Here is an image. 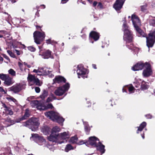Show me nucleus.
<instances>
[{
	"label": "nucleus",
	"mask_w": 155,
	"mask_h": 155,
	"mask_svg": "<svg viewBox=\"0 0 155 155\" xmlns=\"http://www.w3.org/2000/svg\"><path fill=\"white\" fill-rule=\"evenodd\" d=\"M7 52L11 57L13 58H15V55L10 51L7 50Z\"/></svg>",
	"instance_id": "43"
},
{
	"label": "nucleus",
	"mask_w": 155,
	"mask_h": 155,
	"mask_svg": "<svg viewBox=\"0 0 155 155\" xmlns=\"http://www.w3.org/2000/svg\"><path fill=\"white\" fill-rule=\"evenodd\" d=\"M29 84L30 85L35 84L36 85L41 86L42 83L40 82L39 80L34 75L29 74L27 78Z\"/></svg>",
	"instance_id": "8"
},
{
	"label": "nucleus",
	"mask_w": 155,
	"mask_h": 155,
	"mask_svg": "<svg viewBox=\"0 0 155 155\" xmlns=\"http://www.w3.org/2000/svg\"><path fill=\"white\" fill-rule=\"evenodd\" d=\"M46 42L48 44H51V40L50 39H49L46 40Z\"/></svg>",
	"instance_id": "56"
},
{
	"label": "nucleus",
	"mask_w": 155,
	"mask_h": 155,
	"mask_svg": "<svg viewBox=\"0 0 155 155\" xmlns=\"http://www.w3.org/2000/svg\"><path fill=\"white\" fill-rule=\"evenodd\" d=\"M33 35L35 42L37 44H39L43 41L45 36L44 32H41L38 31H35Z\"/></svg>",
	"instance_id": "5"
},
{
	"label": "nucleus",
	"mask_w": 155,
	"mask_h": 155,
	"mask_svg": "<svg viewBox=\"0 0 155 155\" xmlns=\"http://www.w3.org/2000/svg\"><path fill=\"white\" fill-rule=\"evenodd\" d=\"M5 31H4L0 30V34H1L2 35L3 34H5Z\"/></svg>",
	"instance_id": "57"
},
{
	"label": "nucleus",
	"mask_w": 155,
	"mask_h": 155,
	"mask_svg": "<svg viewBox=\"0 0 155 155\" xmlns=\"http://www.w3.org/2000/svg\"><path fill=\"white\" fill-rule=\"evenodd\" d=\"M53 81L54 83L60 84L65 82L66 80L64 77L58 75L56 76Z\"/></svg>",
	"instance_id": "16"
},
{
	"label": "nucleus",
	"mask_w": 155,
	"mask_h": 155,
	"mask_svg": "<svg viewBox=\"0 0 155 155\" xmlns=\"http://www.w3.org/2000/svg\"><path fill=\"white\" fill-rule=\"evenodd\" d=\"M97 2H96V1H95L94 2H93V5L94 6H96L97 5Z\"/></svg>",
	"instance_id": "58"
},
{
	"label": "nucleus",
	"mask_w": 155,
	"mask_h": 155,
	"mask_svg": "<svg viewBox=\"0 0 155 155\" xmlns=\"http://www.w3.org/2000/svg\"><path fill=\"white\" fill-rule=\"evenodd\" d=\"M153 74V71L150 64L148 62H145L144 69L142 73V75L144 77H148L151 75Z\"/></svg>",
	"instance_id": "10"
},
{
	"label": "nucleus",
	"mask_w": 155,
	"mask_h": 155,
	"mask_svg": "<svg viewBox=\"0 0 155 155\" xmlns=\"http://www.w3.org/2000/svg\"><path fill=\"white\" fill-rule=\"evenodd\" d=\"M31 105L32 107H36L39 110V109L38 108V107L40 106V107H42V103H39L37 100H34L31 102Z\"/></svg>",
	"instance_id": "18"
},
{
	"label": "nucleus",
	"mask_w": 155,
	"mask_h": 155,
	"mask_svg": "<svg viewBox=\"0 0 155 155\" xmlns=\"http://www.w3.org/2000/svg\"><path fill=\"white\" fill-rule=\"evenodd\" d=\"M32 136L30 137L31 140H33L36 142L39 145H42L46 143L45 140L42 137L38 136L37 134H32Z\"/></svg>",
	"instance_id": "12"
},
{
	"label": "nucleus",
	"mask_w": 155,
	"mask_h": 155,
	"mask_svg": "<svg viewBox=\"0 0 155 155\" xmlns=\"http://www.w3.org/2000/svg\"><path fill=\"white\" fill-rule=\"evenodd\" d=\"M12 97L11 96H9L8 97H6V98L9 101H11V100H12Z\"/></svg>",
	"instance_id": "53"
},
{
	"label": "nucleus",
	"mask_w": 155,
	"mask_h": 155,
	"mask_svg": "<svg viewBox=\"0 0 155 155\" xmlns=\"http://www.w3.org/2000/svg\"><path fill=\"white\" fill-rule=\"evenodd\" d=\"M123 30L124 32L123 39L127 43L132 41L133 35L132 33L128 29V27L127 25L126 22L124 21L123 24Z\"/></svg>",
	"instance_id": "1"
},
{
	"label": "nucleus",
	"mask_w": 155,
	"mask_h": 155,
	"mask_svg": "<svg viewBox=\"0 0 155 155\" xmlns=\"http://www.w3.org/2000/svg\"><path fill=\"white\" fill-rule=\"evenodd\" d=\"M42 56L44 58L48 59L50 58H53V57L51 55V51L49 50H46L45 51L43 54Z\"/></svg>",
	"instance_id": "20"
},
{
	"label": "nucleus",
	"mask_w": 155,
	"mask_h": 155,
	"mask_svg": "<svg viewBox=\"0 0 155 155\" xmlns=\"http://www.w3.org/2000/svg\"><path fill=\"white\" fill-rule=\"evenodd\" d=\"M54 99H55L54 97L53 94H52L50 97H48L47 100V102H49L52 101Z\"/></svg>",
	"instance_id": "39"
},
{
	"label": "nucleus",
	"mask_w": 155,
	"mask_h": 155,
	"mask_svg": "<svg viewBox=\"0 0 155 155\" xmlns=\"http://www.w3.org/2000/svg\"><path fill=\"white\" fill-rule=\"evenodd\" d=\"M9 114H10V115H12L13 114V112L10 110H9Z\"/></svg>",
	"instance_id": "61"
},
{
	"label": "nucleus",
	"mask_w": 155,
	"mask_h": 155,
	"mask_svg": "<svg viewBox=\"0 0 155 155\" xmlns=\"http://www.w3.org/2000/svg\"><path fill=\"white\" fill-rule=\"evenodd\" d=\"M146 116L148 119H150L152 118V116L150 114L146 115Z\"/></svg>",
	"instance_id": "55"
},
{
	"label": "nucleus",
	"mask_w": 155,
	"mask_h": 155,
	"mask_svg": "<svg viewBox=\"0 0 155 155\" xmlns=\"http://www.w3.org/2000/svg\"><path fill=\"white\" fill-rule=\"evenodd\" d=\"M8 76L4 74H0V78L3 81H4Z\"/></svg>",
	"instance_id": "42"
},
{
	"label": "nucleus",
	"mask_w": 155,
	"mask_h": 155,
	"mask_svg": "<svg viewBox=\"0 0 155 155\" xmlns=\"http://www.w3.org/2000/svg\"><path fill=\"white\" fill-rule=\"evenodd\" d=\"M128 88L130 93H132L134 92V88L132 85L127 86Z\"/></svg>",
	"instance_id": "36"
},
{
	"label": "nucleus",
	"mask_w": 155,
	"mask_h": 155,
	"mask_svg": "<svg viewBox=\"0 0 155 155\" xmlns=\"http://www.w3.org/2000/svg\"><path fill=\"white\" fill-rule=\"evenodd\" d=\"M28 111L29 110L28 109H26V110L25 113V114L24 117H23V118H22V120L25 119L26 117H27L29 116V114L28 112Z\"/></svg>",
	"instance_id": "38"
},
{
	"label": "nucleus",
	"mask_w": 155,
	"mask_h": 155,
	"mask_svg": "<svg viewBox=\"0 0 155 155\" xmlns=\"http://www.w3.org/2000/svg\"><path fill=\"white\" fill-rule=\"evenodd\" d=\"M58 137H57V141H54V142H57L59 143H62L64 142V141H63L61 142H60L58 141L59 140L61 139H63L64 140L66 141V139H68L70 136L69 132H64L62 133L59 134L58 135Z\"/></svg>",
	"instance_id": "13"
},
{
	"label": "nucleus",
	"mask_w": 155,
	"mask_h": 155,
	"mask_svg": "<svg viewBox=\"0 0 155 155\" xmlns=\"http://www.w3.org/2000/svg\"><path fill=\"white\" fill-rule=\"evenodd\" d=\"M131 20L134 27L140 34V36L146 37V34L139 28V26L141 25V23L138 17L135 15H132L131 16Z\"/></svg>",
	"instance_id": "2"
},
{
	"label": "nucleus",
	"mask_w": 155,
	"mask_h": 155,
	"mask_svg": "<svg viewBox=\"0 0 155 155\" xmlns=\"http://www.w3.org/2000/svg\"><path fill=\"white\" fill-rule=\"evenodd\" d=\"M43 68H39L38 69H34L33 72L37 74L38 75H43Z\"/></svg>",
	"instance_id": "27"
},
{
	"label": "nucleus",
	"mask_w": 155,
	"mask_h": 155,
	"mask_svg": "<svg viewBox=\"0 0 155 155\" xmlns=\"http://www.w3.org/2000/svg\"><path fill=\"white\" fill-rule=\"evenodd\" d=\"M149 87V83L144 81H142L141 85V88L142 90H146Z\"/></svg>",
	"instance_id": "25"
},
{
	"label": "nucleus",
	"mask_w": 155,
	"mask_h": 155,
	"mask_svg": "<svg viewBox=\"0 0 155 155\" xmlns=\"http://www.w3.org/2000/svg\"><path fill=\"white\" fill-rule=\"evenodd\" d=\"M48 95L47 91L44 90L43 94L40 96V97L42 99H43L47 96Z\"/></svg>",
	"instance_id": "37"
},
{
	"label": "nucleus",
	"mask_w": 155,
	"mask_h": 155,
	"mask_svg": "<svg viewBox=\"0 0 155 155\" xmlns=\"http://www.w3.org/2000/svg\"><path fill=\"white\" fill-rule=\"evenodd\" d=\"M69 0H61V3L64 4L66 3Z\"/></svg>",
	"instance_id": "54"
},
{
	"label": "nucleus",
	"mask_w": 155,
	"mask_h": 155,
	"mask_svg": "<svg viewBox=\"0 0 155 155\" xmlns=\"http://www.w3.org/2000/svg\"><path fill=\"white\" fill-rule=\"evenodd\" d=\"M43 75H48L50 77H52L53 76L51 73L52 72V71L51 70V69L48 68H43Z\"/></svg>",
	"instance_id": "22"
},
{
	"label": "nucleus",
	"mask_w": 155,
	"mask_h": 155,
	"mask_svg": "<svg viewBox=\"0 0 155 155\" xmlns=\"http://www.w3.org/2000/svg\"><path fill=\"white\" fill-rule=\"evenodd\" d=\"M0 92L4 94H6L7 93V91L5 90L2 87H0Z\"/></svg>",
	"instance_id": "45"
},
{
	"label": "nucleus",
	"mask_w": 155,
	"mask_h": 155,
	"mask_svg": "<svg viewBox=\"0 0 155 155\" xmlns=\"http://www.w3.org/2000/svg\"><path fill=\"white\" fill-rule=\"evenodd\" d=\"M18 64L19 66L20 67H21V66L22 65V64L20 62H18Z\"/></svg>",
	"instance_id": "60"
},
{
	"label": "nucleus",
	"mask_w": 155,
	"mask_h": 155,
	"mask_svg": "<svg viewBox=\"0 0 155 155\" xmlns=\"http://www.w3.org/2000/svg\"><path fill=\"white\" fill-rule=\"evenodd\" d=\"M90 37L92 38L95 41L98 40L99 37V34L98 33L95 31H91L90 34Z\"/></svg>",
	"instance_id": "21"
},
{
	"label": "nucleus",
	"mask_w": 155,
	"mask_h": 155,
	"mask_svg": "<svg viewBox=\"0 0 155 155\" xmlns=\"http://www.w3.org/2000/svg\"><path fill=\"white\" fill-rule=\"evenodd\" d=\"M28 49L29 50L31 51H35V48L32 46L28 47Z\"/></svg>",
	"instance_id": "47"
},
{
	"label": "nucleus",
	"mask_w": 155,
	"mask_h": 155,
	"mask_svg": "<svg viewBox=\"0 0 155 155\" xmlns=\"http://www.w3.org/2000/svg\"><path fill=\"white\" fill-rule=\"evenodd\" d=\"M35 91L36 92L39 93L40 92V88L39 87H36L35 88Z\"/></svg>",
	"instance_id": "50"
},
{
	"label": "nucleus",
	"mask_w": 155,
	"mask_h": 155,
	"mask_svg": "<svg viewBox=\"0 0 155 155\" xmlns=\"http://www.w3.org/2000/svg\"><path fill=\"white\" fill-rule=\"evenodd\" d=\"M10 90L15 93H17L20 91V88H18L17 84L14 85L9 88Z\"/></svg>",
	"instance_id": "26"
},
{
	"label": "nucleus",
	"mask_w": 155,
	"mask_h": 155,
	"mask_svg": "<svg viewBox=\"0 0 155 155\" xmlns=\"http://www.w3.org/2000/svg\"><path fill=\"white\" fill-rule=\"evenodd\" d=\"M78 138L76 136H74L71 137L69 140V142L72 143H76L77 141Z\"/></svg>",
	"instance_id": "33"
},
{
	"label": "nucleus",
	"mask_w": 155,
	"mask_h": 155,
	"mask_svg": "<svg viewBox=\"0 0 155 155\" xmlns=\"http://www.w3.org/2000/svg\"><path fill=\"white\" fill-rule=\"evenodd\" d=\"M46 117L54 121H57L59 124L62 123L64 119L60 117L57 113L51 111L45 113Z\"/></svg>",
	"instance_id": "3"
},
{
	"label": "nucleus",
	"mask_w": 155,
	"mask_h": 155,
	"mask_svg": "<svg viewBox=\"0 0 155 155\" xmlns=\"http://www.w3.org/2000/svg\"><path fill=\"white\" fill-rule=\"evenodd\" d=\"M99 141V140L95 137H91L89 138V140L87 141L88 144H90L91 146H95L96 145L97 141Z\"/></svg>",
	"instance_id": "17"
},
{
	"label": "nucleus",
	"mask_w": 155,
	"mask_h": 155,
	"mask_svg": "<svg viewBox=\"0 0 155 155\" xmlns=\"http://www.w3.org/2000/svg\"><path fill=\"white\" fill-rule=\"evenodd\" d=\"M2 55L5 58L8 60L9 62H10V60L8 57L7 55L5 54H2Z\"/></svg>",
	"instance_id": "46"
},
{
	"label": "nucleus",
	"mask_w": 155,
	"mask_h": 155,
	"mask_svg": "<svg viewBox=\"0 0 155 155\" xmlns=\"http://www.w3.org/2000/svg\"><path fill=\"white\" fill-rule=\"evenodd\" d=\"M140 81L139 79H137L136 78H135V81L134 82V84L135 86L136 87H138L140 86V84L139 81Z\"/></svg>",
	"instance_id": "31"
},
{
	"label": "nucleus",
	"mask_w": 155,
	"mask_h": 155,
	"mask_svg": "<svg viewBox=\"0 0 155 155\" xmlns=\"http://www.w3.org/2000/svg\"><path fill=\"white\" fill-rule=\"evenodd\" d=\"M15 51L18 55H19L21 54V52L20 51H19L16 49L15 50Z\"/></svg>",
	"instance_id": "51"
},
{
	"label": "nucleus",
	"mask_w": 155,
	"mask_h": 155,
	"mask_svg": "<svg viewBox=\"0 0 155 155\" xmlns=\"http://www.w3.org/2000/svg\"><path fill=\"white\" fill-rule=\"evenodd\" d=\"M87 143V141L86 142L85 140L83 141L81 140L79 142H78V145H81L84 143H85L86 145H87L88 144Z\"/></svg>",
	"instance_id": "44"
},
{
	"label": "nucleus",
	"mask_w": 155,
	"mask_h": 155,
	"mask_svg": "<svg viewBox=\"0 0 155 155\" xmlns=\"http://www.w3.org/2000/svg\"><path fill=\"white\" fill-rule=\"evenodd\" d=\"M48 147L51 151H54L55 149L54 147L52 146L48 145Z\"/></svg>",
	"instance_id": "48"
},
{
	"label": "nucleus",
	"mask_w": 155,
	"mask_h": 155,
	"mask_svg": "<svg viewBox=\"0 0 155 155\" xmlns=\"http://www.w3.org/2000/svg\"><path fill=\"white\" fill-rule=\"evenodd\" d=\"M14 83L12 78L8 76L4 81V83L5 85L9 86L12 84Z\"/></svg>",
	"instance_id": "23"
},
{
	"label": "nucleus",
	"mask_w": 155,
	"mask_h": 155,
	"mask_svg": "<svg viewBox=\"0 0 155 155\" xmlns=\"http://www.w3.org/2000/svg\"><path fill=\"white\" fill-rule=\"evenodd\" d=\"M3 60V58L2 57L0 56V62H2Z\"/></svg>",
	"instance_id": "59"
},
{
	"label": "nucleus",
	"mask_w": 155,
	"mask_h": 155,
	"mask_svg": "<svg viewBox=\"0 0 155 155\" xmlns=\"http://www.w3.org/2000/svg\"><path fill=\"white\" fill-rule=\"evenodd\" d=\"M77 74L79 78L81 77L84 78L87 77V71L84 68L83 66L81 64H79L77 67Z\"/></svg>",
	"instance_id": "7"
},
{
	"label": "nucleus",
	"mask_w": 155,
	"mask_h": 155,
	"mask_svg": "<svg viewBox=\"0 0 155 155\" xmlns=\"http://www.w3.org/2000/svg\"><path fill=\"white\" fill-rule=\"evenodd\" d=\"M38 108L40 110H45L47 109L51 108L52 109L53 108V106L51 104H49L46 106L44 105L43 103H42V107H40V106L38 107Z\"/></svg>",
	"instance_id": "24"
},
{
	"label": "nucleus",
	"mask_w": 155,
	"mask_h": 155,
	"mask_svg": "<svg viewBox=\"0 0 155 155\" xmlns=\"http://www.w3.org/2000/svg\"><path fill=\"white\" fill-rule=\"evenodd\" d=\"M148 21H149L150 25L153 26L155 25V18L152 17L151 16L150 17Z\"/></svg>",
	"instance_id": "30"
},
{
	"label": "nucleus",
	"mask_w": 155,
	"mask_h": 155,
	"mask_svg": "<svg viewBox=\"0 0 155 155\" xmlns=\"http://www.w3.org/2000/svg\"><path fill=\"white\" fill-rule=\"evenodd\" d=\"M91 4L92 3V1L91 0H87Z\"/></svg>",
	"instance_id": "64"
},
{
	"label": "nucleus",
	"mask_w": 155,
	"mask_h": 155,
	"mask_svg": "<svg viewBox=\"0 0 155 155\" xmlns=\"http://www.w3.org/2000/svg\"><path fill=\"white\" fill-rule=\"evenodd\" d=\"M125 0H117L113 5L114 8L117 11L120 10L122 7V6Z\"/></svg>",
	"instance_id": "14"
},
{
	"label": "nucleus",
	"mask_w": 155,
	"mask_h": 155,
	"mask_svg": "<svg viewBox=\"0 0 155 155\" xmlns=\"http://www.w3.org/2000/svg\"><path fill=\"white\" fill-rule=\"evenodd\" d=\"M94 147H96L97 148V149L99 150L102 154L105 152V150L104 149L105 146L101 142H99L97 144H96Z\"/></svg>",
	"instance_id": "19"
},
{
	"label": "nucleus",
	"mask_w": 155,
	"mask_h": 155,
	"mask_svg": "<svg viewBox=\"0 0 155 155\" xmlns=\"http://www.w3.org/2000/svg\"><path fill=\"white\" fill-rule=\"evenodd\" d=\"M17 84L18 86V88H20V91L22 89L25 88L26 85L25 82H22Z\"/></svg>",
	"instance_id": "32"
},
{
	"label": "nucleus",
	"mask_w": 155,
	"mask_h": 155,
	"mask_svg": "<svg viewBox=\"0 0 155 155\" xmlns=\"http://www.w3.org/2000/svg\"><path fill=\"white\" fill-rule=\"evenodd\" d=\"M146 123L145 122H143L141 124L140 126L138 127V129L137 131V133H139V131H141L146 126Z\"/></svg>",
	"instance_id": "29"
},
{
	"label": "nucleus",
	"mask_w": 155,
	"mask_h": 155,
	"mask_svg": "<svg viewBox=\"0 0 155 155\" xmlns=\"http://www.w3.org/2000/svg\"><path fill=\"white\" fill-rule=\"evenodd\" d=\"M73 149V147L70 144H68L66 145L65 148V151L66 152H68L69 150Z\"/></svg>",
	"instance_id": "35"
},
{
	"label": "nucleus",
	"mask_w": 155,
	"mask_h": 155,
	"mask_svg": "<svg viewBox=\"0 0 155 155\" xmlns=\"http://www.w3.org/2000/svg\"><path fill=\"white\" fill-rule=\"evenodd\" d=\"M6 123L8 124V126H10L15 123V121L11 120L10 118H8L6 121Z\"/></svg>",
	"instance_id": "34"
},
{
	"label": "nucleus",
	"mask_w": 155,
	"mask_h": 155,
	"mask_svg": "<svg viewBox=\"0 0 155 155\" xmlns=\"http://www.w3.org/2000/svg\"><path fill=\"white\" fill-rule=\"evenodd\" d=\"M92 66L93 67V68H94V69H96V65H95L94 64H93L92 65Z\"/></svg>",
	"instance_id": "63"
},
{
	"label": "nucleus",
	"mask_w": 155,
	"mask_h": 155,
	"mask_svg": "<svg viewBox=\"0 0 155 155\" xmlns=\"http://www.w3.org/2000/svg\"><path fill=\"white\" fill-rule=\"evenodd\" d=\"M41 131L45 135H47L50 132V129L48 127L45 126L42 128Z\"/></svg>",
	"instance_id": "28"
},
{
	"label": "nucleus",
	"mask_w": 155,
	"mask_h": 155,
	"mask_svg": "<svg viewBox=\"0 0 155 155\" xmlns=\"http://www.w3.org/2000/svg\"><path fill=\"white\" fill-rule=\"evenodd\" d=\"M60 128L58 126H55L53 127L51 130V134L48 137V140L54 142L57 141V137H58L57 133L60 131Z\"/></svg>",
	"instance_id": "4"
},
{
	"label": "nucleus",
	"mask_w": 155,
	"mask_h": 155,
	"mask_svg": "<svg viewBox=\"0 0 155 155\" xmlns=\"http://www.w3.org/2000/svg\"><path fill=\"white\" fill-rule=\"evenodd\" d=\"M11 101H13L16 104H17V101L13 97L12 98V100H11Z\"/></svg>",
	"instance_id": "49"
},
{
	"label": "nucleus",
	"mask_w": 155,
	"mask_h": 155,
	"mask_svg": "<svg viewBox=\"0 0 155 155\" xmlns=\"http://www.w3.org/2000/svg\"><path fill=\"white\" fill-rule=\"evenodd\" d=\"M98 6H100V7H101L102 6V4L101 2H99L98 4Z\"/></svg>",
	"instance_id": "62"
},
{
	"label": "nucleus",
	"mask_w": 155,
	"mask_h": 155,
	"mask_svg": "<svg viewBox=\"0 0 155 155\" xmlns=\"http://www.w3.org/2000/svg\"><path fill=\"white\" fill-rule=\"evenodd\" d=\"M146 9V7L145 6H142L141 7V10L142 11H144Z\"/></svg>",
	"instance_id": "52"
},
{
	"label": "nucleus",
	"mask_w": 155,
	"mask_h": 155,
	"mask_svg": "<svg viewBox=\"0 0 155 155\" xmlns=\"http://www.w3.org/2000/svg\"><path fill=\"white\" fill-rule=\"evenodd\" d=\"M69 87V84L68 83H67L62 87L58 88L57 90L55 91L54 93L57 95L61 96L68 91Z\"/></svg>",
	"instance_id": "11"
},
{
	"label": "nucleus",
	"mask_w": 155,
	"mask_h": 155,
	"mask_svg": "<svg viewBox=\"0 0 155 155\" xmlns=\"http://www.w3.org/2000/svg\"><path fill=\"white\" fill-rule=\"evenodd\" d=\"M84 129L86 131H88L90 130V128L88 125L87 123L85 122H84Z\"/></svg>",
	"instance_id": "40"
},
{
	"label": "nucleus",
	"mask_w": 155,
	"mask_h": 155,
	"mask_svg": "<svg viewBox=\"0 0 155 155\" xmlns=\"http://www.w3.org/2000/svg\"><path fill=\"white\" fill-rule=\"evenodd\" d=\"M147 45L148 48L152 47L155 42V31L150 33L148 37H146Z\"/></svg>",
	"instance_id": "9"
},
{
	"label": "nucleus",
	"mask_w": 155,
	"mask_h": 155,
	"mask_svg": "<svg viewBox=\"0 0 155 155\" xmlns=\"http://www.w3.org/2000/svg\"><path fill=\"white\" fill-rule=\"evenodd\" d=\"M9 74L13 76H15L16 75L15 72L12 69H11L8 71Z\"/></svg>",
	"instance_id": "41"
},
{
	"label": "nucleus",
	"mask_w": 155,
	"mask_h": 155,
	"mask_svg": "<svg viewBox=\"0 0 155 155\" xmlns=\"http://www.w3.org/2000/svg\"><path fill=\"white\" fill-rule=\"evenodd\" d=\"M145 63H143L142 62H139L132 67V69L134 71H139L142 70L144 68Z\"/></svg>",
	"instance_id": "15"
},
{
	"label": "nucleus",
	"mask_w": 155,
	"mask_h": 155,
	"mask_svg": "<svg viewBox=\"0 0 155 155\" xmlns=\"http://www.w3.org/2000/svg\"><path fill=\"white\" fill-rule=\"evenodd\" d=\"M38 119L35 118H32L26 122L28 125H31V129L32 131H35L38 129L39 123Z\"/></svg>",
	"instance_id": "6"
}]
</instances>
